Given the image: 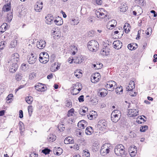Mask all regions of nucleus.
Instances as JSON below:
<instances>
[{
	"instance_id": "bb28decb",
	"label": "nucleus",
	"mask_w": 157,
	"mask_h": 157,
	"mask_svg": "<svg viewBox=\"0 0 157 157\" xmlns=\"http://www.w3.org/2000/svg\"><path fill=\"white\" fill-rule=\"evenodd\" d=\"M83 60V59L81 57L79 56L74 59L73 61L75 63H82Z\"/></svg>"
},
{
	"instance_id": "de8ad7c7",
	"label": "nucleus",
	"mask_w": 157,
	"mask_h": 157,
	"mask_svg": "<svg viewBox=\"0 0 157 157\" xmlns=\"http://www.w3.org/2000/svg\"><path fill=\"white\" fill-rule=\"evenodd\" d=\"M50 151V150L47 148H45L42 151V152L45 155L48 154Z\"/></svg>"
},
{
	"instance_id": "774afa93",
	"label": "nucleus",
	"mask_w": 157,
	"mask_h": 157,
	"mask_svg": "<svg viewBox=\"0 0 157 157\" xmlns=\"http://www.w3.org/2000/svg\"><path fill=\"white\" fill-rule=\"evenodd\" d=\"M138 3L139 5L143 6L144 5V0H139L138 1Z\"/></svg>"
},
{
	"instance_id": "4c0bfd02",
	"label": "nucleus",
	"mask_w": 157,
	"mask_h": 157,
	"mask_svg": "<svg viewBox=\"0 0 157 157\" xmlns=\"http://www.w3.org/2000/svg\"><path fill=\"white\" fill-rule=\"evenodd\" d=\"M17 45V41L16 40H12L10 44V47L11 48H14Z\"/></svg>"
},
{
	"instance_id": "f257e3e1",
	"label": "nucleus",
	"mask_w": 157,
	"mask_h": 157,
	"mask_svg": "<svg viewBox=\"0 0 157 157\" xmlns=\"http://www.w3.org/2000/svg\"><path fill=\"white\" fill-rule=\"evenodd\" d=\"M106 88L109 91H113L116 88L115 91L117 94H122L123 89L121 86L117 87L116 82L113 81H110L107 82L105 85Z\"/></svg>"
},
{
	"instance_id": "9d476101",
	"label": "nucleus",
	"mask_w": 157,
	"mask_h": 157,
	"mask_svg": "<svg viewBox=\"0 0 157 157\" xmlns=\"http://www.w3.org/2000/svg\"><path fill=\"white\" fill-rule=\"evenodd\" d=\"M138 110L133 109H130L128 110V115L130 117L136 116L138 114Z\"/></svg>"
},
{
	"instance_id": "c9c22d12",
	"label": "nucleus",
	"mask_w": 157,
	"mask_h": 157,
	"mask_svg": "<svg viewBox=\"0 0 157 157\" xmlns=\"http://www.w3.org/2000/svg\"><path fill=\"white\" fill-rule=\"evenodd\" d=\"M98 143H94L93 144L92 146V149L94 151H97L99 149L98 146Z\"/></svg>"
},
{
	"instance_id": "ddd939ff",
	"label": "nucleus",
	"mask_w": 157,
	"mask_h": 157,
	"mask_svg": "<svg viewBox=\"0 0 157 157\" xmlns=\"http://www.w3.org/2000/svg\"><path fill=\"white\" fill-rule=\"evenodd\" d=\"M53 32L52 33V34L54 35V37L55 39H58L61 36V31L59 29H55L53 30Z\"/></svg>"
},
{
	"instance_id": "2eb2a0df",
	"label": "nucleus",
	"mask_w": 157,
	"mask_h": 157,
	"mask_svg": "<svg viewBox=\"0 0 157 157\" xmlns=\"http://www.w3.org/2000/svg\"><path fill=\"white\" fill-rule=\"evenodd\" d=\"M11 64L10 66L9 71L10 72L12 73L15 72L17 70L18 65L17 63H10Z\"/></svg>"
},
{
	"instance_id": "e433bc0d",
	"label": "nucleus",
	"mask_w": 157,
	"mask_h": 157,
	"mask_svg": "<svg viewBox=\"0 0 157 157\" xmlns=\"http://www.w3.org/2000/svg\"><path fill=\"white\" fill-rule=\"evenodd\" d=\"M99 77L97 78L95 77L91 76L90 79L91 82L92 83H96L99 81Z\"/></svg>"
},
{
	"instance_id": "c756f323",
	"label": "nucleus",
	"mask_w": 157,
	"mask_h": 157,
	"mask_svg": "<svg viewBox=\"0 0 157 157\" xmlns=\"http://www.w3.org/2000/svg\"><path fill=\"white\" fill-rule=\"evenodd\" d=\"M7 24L6 23H4L2 24L0 27V32L1 33L4 32L7 29Z\"/></svg>"
},
{
	"instance_id": "4468645a",
	"label": "nucleus",
	"mask_w": 157,
	"mask_h": 157,
	"mask_svg": "<svg viewBox=\"0 0 157 157\" xmlns=\"http://www.w3.org/2000/svg\"><path fill=\"white\" fill-rule=\"evenodd\" d=\"M135 83L134 81L131 80L129 82L128 85L126 87L127 90L132 92L133 90L135 88Z\"/></svg>"
},
{
	"instance_id": "3c124183",
	"label": "nucleus",
	"mask_w": 157,
	"mask_h": 157,
	"mask_svg": "<svg viewBox=\"0 0 157 157\" xmlns=\"http://www.w3.org/2000/svg\"><path fill=\"white\" fill-rule=\"evenodd\" d=\"M136 8L137 10V11H138L137 13H138V15H140L142 14L143 12L142 9L141 7L139 6H137Z\"/></svg>"
},
{
	"instance_id": "dca6fc26",
	"label": "nucleus",
	"mask_w": 157,
	"mask_h": 157,
	"mask_svg": "<svg viewBox=\"0 0 157 157\" xmlns=\"http://www.w3.org/2000/svg\"><path fill=\"white\" fill-rule=\"evenodd\" d=\"M110 49L108 46H104L101 51L100 54L103 56H106L109 54Z\"/></svg>"
},
{
	"instance_id": "39448f33",
	"label": "nucleus",
	"mask_w": 157,
	"mask_h": 157,
	"mask_svg": "<svg viewBox=\"0 0 157 157\" xmlns=\"http://www.w3.org/2000/svg\"><path fill=\"white\" fill-rule=\"evenodd\" d=\"M49 57L47 52H43L40 54L39 60L42 63H45L49 60Z\"/></svg>"
},
{
	"instance_id": "a18cd8bd",
	"label": "nucleus",
	"mask_w": 157,
	"mask_h": 157,
	"mask_svg": "<svg viewBox=\"0 0 157 157\" xmlns=\"http://www.w3.org/2000/svg\"><path fill=\"white\" fill-rule=\"evenodd\" d=\"M72 48H75V49L73 51H72L73 52L72 53V55H74L75 54L76 52L77 51V47H76L74 45H71L70 47L71 49H72Z\"/></svg>"
},
{
	"instance_id": "6ab92c4d",
	"label": "nucleus",
	"mask_w": 157,
	"mask_h": 157,
	"mask_svg": "<svg viewBox=\"0 0 157 157\" xmlns=\"http://www.w3.org/2000/svg\"><path fill=\"white\" fill-rule=\"evenodd\" d=\"M35 89L39 91H44L45 90L44 85L40 83H38L35 86Z\"/></svg>"
},
{
	"instance_id": "72a5a7b5",
	"label": "nucleus",
	"mask_w": 157,
	"mask_h": 157,
	"mask_svg": "<svg viewBox=\"0 0 157 157\" xmlns=\"http://www.w3.org/2000/svg\"><path fill=\"white\" fill-rule=\"evenodd\" d=\"M88 109L87 107H84L80 109L79 110L80 114L82 115H84L86 111H88Z\"/></svg>"
},
{
	"instance_id": "09e8293b",
	"label": "nucleus",
	"mask_w": 157,
	"mask_h": 157,
	"mask_svg": "<svg viewBox=\"0 0 157 157\" xmlns=\"http://www.w3.org/2000/svg\"><path fill=\"white\" fill-rule=\"evenodd\" d=\"M13 18V15L11 13L7 14V21L10 22Z\"/></svg>"
},
{
	"instance_id": "423d86ee",
	"label": "nucleus",
	"mask_w": 157,
	"mask_h": 157,
	"mask_svg": "<svg viewBox=\"0 0 157 157\" xmlns=\"http://www.w3.org/2000/svg\"><path fill=\"white\" fill-rule=\"evenodd\" d=\"M110 145L109 144H105L101 147L100 151V153L103 155H105L108 153L110 149Z\"/></svg>"
},
{
	"instance_id": "37998d69",
	"label": "nucleus",
	"mask_w": 157,
	"mask_h": 157,
	"mask_svg": "<svg viewBox=\"0 0 157 157\" xmlns=\"http://www.w3.org/2000/svg\"><path fill=\"white\" fill-rule=\"evenodd\" d=\"M74 112V110L73 109H71L69 110L67 113V116L70 117L73 116Z\"/></svg>"
},
{
	"instance_id": "c85d7f7f",
	"label": "nucleus",
	"mask_w": 157,
	"mask_h": 157,
	"mask_svg": "<svg viewBox=\"0 0 157 157\" xmlns=\"http://www.w3.org/2000/svg\"><path fill=\"white\" fill-rule=\"evenodd\" d=\"M88 100L90 102V104L92 105H96L98 102L97 99L96 98H93L92 99V98H91L89 99H88Z\"/></svg>"
},
{
	"instance_id": "6e6d98bb",
	"label": "nucleus",
	"mask_w": 157,
	"mask_h": 157,
	"mask_svg": "<svg viewBox=\"0 0 157 157\" xmlns=\"http://www.w3.org/2000/svg\"><path fill=\"white\" fill-rule=\"evenodd\" d=\"M16 78L17 81H19L21 80L22 77V76L21 74H18L16 75Z\"/></svg>"
},
{
	"instance_id": "338daca9",
	"label": "nucleus",
	"mask_w": 157,
	"mask_h": 157,
	"mask_svg": "<svg viewBox=\"0 0 157 157\" xmlns=\"http://www.w3.org/2000/svg\"><path fill=\"white\" fill-rule=\"evenodd\" d=\"M13 95L12 94H9L6 98V100H9L12 99V98L13 97Z\"/></svg>"
},
{
	"instance_id": "393cba45",
	"label": "nucleus",
	"mask_w": 157,
	"mask_h": 157,
	"mask_svg": "<svg viewBox=\"0 0 157 157\" xmlns=\"http://www.w3.org/2000/svg\"><path fill=\"white\" fill-rule=\"evenodd\" d=\"M137 47V45L136 43L129 44L128 45V48L129 49L131 50H135Z\"/></svg>"
},
{
	"instance_id": "7ed1b4c3",
	"label": "nucleus",
	"mask_w": 157,
	"mask_h": 157,
	"mask_svg": "<svg viewBox=\"0 0 157 157\" xmlns=\"http://www.w3.org/2000/svg\"><path fill=\"white\" fill-rule=\"evenodd\" d=\"M125 148L124 146L121 144L117 145L115 148L114 152L116 155L122 156L124 155Z\"/></svg>"
},
{
	"instance_id": "58836bf2",
	"label": "nucleus",
	"mask_w": 157,
	"mask_h": 157,
	"mask_svg": "<svg viewBox=\"0 0 157 157\" xmlns=\"http://www.w3.org/2000/svg\"><path fill=\"white\" fill-rule=\"evenodd\" d=\"M121 5H121L120 7L121 11L122 12H124L126 11L128 9V7L126 6V4H122Z\"/></svg>"
},
{
	"instance_id": "5701e85b",
	"label": "nucleus",
	"mask_w": 157,
	"mask_h": 157,
	"mask_svg": "<svg viewBox=\"0 0 157 157\" xmlns=\"http://www.w3.org/2000/svg\"><path fill=\"white\" fill-rule=\"evenodd\" d=\"M99 93L101 97H103L107 94V91L104 88H101L99 90Z\"/></svg>"
},
{
	"instance_id": "2f4dec72",
	"label": "nucleus",
	"mask_w": 157,
	"mask_h": 157,
	"mask_svg": "<svg viewBox=\"0 0 157 157\" xmlns=\"http://www.w3.org/2000/svg\"><path fill=\"white\" fill-rule=\"evenodd\" d=\"M129 24L127 23L125 24L123 28L125 33H128L130 31Z\"/></svg>"
},
{
	"instance_id": "603ef678",
	"label": "nucleus",
	"mask_w": 157,
	"mask_h": 157,
	"mask_svg": "<svg viewBox=\"0 0 157 157\" xmlns=\"http://www.w3.org/2000/svg\"><path fill=\"white\" fill-rule=\"evenodd\" d=\"M148 127L147 125H144L140 128V131L141 132H144L147 129Z\"/></svg>"
},
{
	"instance_id": "8fccbe9b",
	"label": "nucleus",
	"mask_w": 157,
	"mask_h": 157,
	"mask_svg": "<svg viewBox=\"0 0 157 157\" xmlns=\"http://www.w3.org/2000/svg\"><path fill=\"white\" fill-rule=\"evenodd\" d=\"M83 157H90V154L88 150L83 151Z\"/></svg>"
},
{
	"instance_id": "79ce46f5",
	"label": "nucleus",
	"mask_w": 157,
	"mask_h": 157,
	"mask_svg": "<svg viewBox=\"0 0 157 157\" xmlns=\"http://www.w3.org/2000/svg\"><path fill=\"white\" fill-rule=\"evenodd\" d=\"M58 128L60 131H63L65 129L64 125L62 122H61L59 124Z\"/></svg>"
},
{
	"instance_id": "680f3d73",
	"label": "nucleus",
	"mask_w": 157,
	"mask_h": 157,
	"mask_svg": "<svg viewBox=\"0 0 157 157\" xmlns=\"http://www.w3.org/2000/svg\"><path fill=\"white\" fill-rule=\"evenodd\" d=\"M72 103L70 101H68L67 102L66 104V106L69 108H71L72 106Z\"/></svg>"
},
{
	"instance_id": "4be33fe9",
	"label": "nucleus",
	"mask_w": 157,
	"mask_h": 157,
	"mask_svg": "<svg viewBox=\"0 0 157 157\" xmlns=\"http://www.w3.org/2000/svg\"><path fill=\"white\" fill-rule=\"evenodd\" d=\"M64 142L66 144H72L74 143V140L72 137H68L65 138Z\"/></svg>"
},
{
	"instance_id": "0e129e2a",
	"label": "nucleus",
	"mask_w": 157,
	"mask_h": 157,
	"mask_svg": "<svg viewBox=\"0 0 157 157\" xmlns=\"http://www.w3.org/2000/svg\"><path fill=\"white\" fill-rule=\"evenodd\" d=\"M92 76L95 77H97V78H98V77H99V79H100L101 78V76L100 75V74L98 72H97L95 73Z\"/></svg>"
},
{
	"instance_id": "bf43d9fd",
	"label": "nucleus",
	"mask_w": 157,
	"mask_h": 157,
	"mask_svg": "<svg viewBox=\"0 0 157 157\" xmlns=\"http://www.w3.org/2000/svg\"><path fill=\"white\" fill-rule=\"evenodd\" d=\"M102 65L101 63H99V65L97 64V65L94 64L93 65V68L95 69H98L100 68V67H99V65Z\"/></svg>"
},
{
	"instance_id": "412c9836",
	"label": "nucleus",
	"mask_w": 157,
	"mask_h": 157,
	"mask_svg": "<svg viewBox=\"0 0 157 157\" xmlns=\"http://www.w3.org/2000/svg\"><path fill=\"white\" fill-rule=\"evenodd\" d=\"M46 19V22L47 24H50L54 21V17L52 16H48L45 17Z\"/></svg>"
},
{
	"instance_id": "a878e982",
	"label": "nucleus",
	"mask_w": 157,
	"mask_h": 157,
	"mask_svg": "<svg viewBox=\"0 0 157 157\" xmlns=\"http://www.w3.org/2000/svg\"><path fill=\"white\" fill-rule=\"evenodd\" d=\"M86 122L84 120L80 121L78 124V127L82 129L84 128L85 125L86 124Z\"/></svg>"
},
{
	"instance_id": "f3484780",
	"label": "nucleus",
	"mask_w": 157,
	"mask_h": 157,
	"mask_svg": "<svg viewBox=\"0 0 157 157\" xmlns=\"http://www.w3.org/2000/svg\"><path fill=\"white\" fill-rule=\"evenodd\" d=\"M43 2H36L34 6L35 10L37 12H40L43 8Z\"/></svg>"
},
{
	"instance_id": "13d9d810",
	"label": "nucleus",
	"mask_w": 157,
	"mask_h": 157,
	"mask_svg": "<svg viewBox=\"0 0 157 157\" xmlns=\"http://www.w3.org/2000/svg\"><path fill=\"white\" fill-rule=\"evenodd\" d=\"M19 127L20 130H22L24 127V124L21 121H20L19 123Z\"/></svg>"
},
{
	"instance_id": "ea45409f",
	"label": "nucleus",
	"mask_w": 157,
	"mask_h": 157,
	"mask_svg": "<svg viewBox=\"0 0 157 157\" xmlns=\"http://www.w3.org/2000/svg\"><path fill=\"white\" fill-rule=\"evenodd\" d=\"M25 100L29 104H31L33 101V97L31 96L27 97L25 98Z\"/></svg>"
},
{
	"instance_id": "5fc2aeb1",
	"label": "nucleus",
	"mask_w": 157,
	"mask_h": 157,
	"mask_svg": "<svg viewBox=\"0 0 157 157\" xmlns=\"http://www.w3.org/2000/svg\"><path fill=\"white\" fill-rule=\"evenodd\" d=\"M94 4L98 5H101L102 4L103 1L102 0H94Z\"/></svg>"
},
{
	"instance_id": "c03bdc74",
	"label": "nucleus",
	"mask_w": 157,
	"mask_h": 157,
	"mask_svg": "<svg viewBox=\"0 0 157 157\" xmlns=\"http://www.w3.org/2000/svg\"><path fill=\"white\" fill-rule=\"evenodd\" d=\"M29 114V116H31L33 112V107L31 105H29L28 107Z\"/></svg>"
},
{
	"instance_id": "f704fd0d",
	"label": "nucleus",
	"mask_w": 157,
	"mask_h": 157,
	"mask_svg": "<svg viewBox=\"0 0 157 157\" xmlns=\"http://www.w3.org/2000/svg\"><path fill=\"white\" fill-rule=\"evenodd\" d=\"M79 20H76L74 18H72L70 20V22L71 25H76L79 23Z\"/></svg>"
},
{
	"instance_id": "4d7b16f0",
	"label": "nucleus",
	"mask_w": 157,
	"mask_h": 157,
	"mask_svg": "<svg viewBox=\"0 0 157 157\" xmlns=\"http://www.w3.org/2000/svg\"><path fill=\"white\" fill-rule=\"evenodd\" d=\"M81 74V73H80V71H75L74 72L75 76L78 78H79L80 77Z\"/></svg>"
},
{
	"instance_id": "e2e57ef3",
	"label": "nucleus",
	"mask_w": 157,
	"mask_h": 157,
	"mask_svg": "<svg viewBox=\"0 0 157 157\" xmlns=\"http://www.w3.org/2000/svg\"><path fill=\"white\" fill-rule=\"evenodd\" d=\"M79 101L80 102H82L84 101V96L82 95L79 97L78 98Z\"/></svg>"
},
{
	"instance_id": "69168bd1",
	"label": "nucleus",
	"mask_w": 157,
	"mask_h": 157,
	"mask_svg": "<svg viewBox=\"0 0 157 157\" xmlns=\"http://www.w3.org/2000/svg\"><path fill=\"white\" fill-rule=\"evenodd\" d=\"M95 114H94V115H92V114H90L89 115H87V117L90 120H91L94 118H94L95 117Z\"/></svg>"
},
{
	"instance_id": "a19ab883",
	"label": "nucleus",
	"mask_w": 157,
	"mask_h": 157,
	"mask_svg": "<svg viewBox=\"0 0 157 157\" xmlns=\"http://www.w3.org/2000/svg\"><path fill=\"white\" fill-rule=\"evenodd\" d=\"M117 23V22L116 21L113 20H111V21H109V25H110V26L113 28L114 27L115 25H116Z\"/></svg>"
},
{
	"instance_id": "aec40b11",
	"label": "nucleus",
	"mask_w": 157,
	"mask_h": 157,
	"mask_svg": "<svg viewBox=\"0 0 157 157\" xmlns=\"http://www.w3.org/2000/svg\"><path fill=\"white\" fill-rule=\"evenodd\" d=\"M106 125L107 124L104 120H101L98 122V127L100 129L101 128L105 129L106 128Z\"/></svg>"
},
{
	"instance_id": "9b49d317",
	"label": "nucleus",
	"mask_w": 157,
	"mask_h": 157,
	"mask_svg": "<svg viewBox=\"0 0 157 157\" xmlns=\"http://www.w3.org/2000/svg\"><path fill=\"white\" fill-rule=\"evenodd\" d=\"M46 42L45 40L41 39L36 43V46L40 49H42L45 46Z\"/></svg>"
},
{
	"instance_id": "7c9ffc66",
	"label": "nucleus",
	"mask_w": 157,
	"mask_h": 157,
	"mask_svg": "<svg viewBox=\"0 0 157 157\" xmlns=\"http://www.w3.org/2000/svg\"><path fill=\"white\" fill-rule=\"evenodd\" d=\"M53 22H54L56 24L58 25H61L63 24V21L62 19H61V18H59L57 19H54Z\"/></svg>"
},
{
	"instance_id": "f03ea898",
	"label": "nucleus",
	"mask_w": 157,
	"mask_h": 157,
	"mask_svg": "<svg viewBox=\"0 0 157 157\" xmlns=\"http://www.w3.org/2000/svg\"><path fill=\"white\" fill-rule=\"evenodd\" d=\"M87 47L90 51L92 52L96 51L99 47V44L97 41L91 40L88 43Z\"/></svg>"
},
{
	"instance_id": "cd10ccee",
	"label": "nucleus",
	"mask_w": 157,
	"mask_h": 157,
	"mask_svg": "<svg viewBox=\"0 0 157 157\" xmlns=\"http://www.w3.org/2000/svg\"><path fill=\"white\" fill-rule=\"evenodd\" d=\"M79 85H80V86H81V84L80 83H77L76 84L74 85V86H73V89H72V91H74V90H78V92L76 93H73V94L74 95H76L78 93V92L81 90V88H78V86H79Z\"/></svg>"
},
{
	"instance_id": "49530a36",
	"label": "nucleus",
	"mask_w": 157,
	"mask_h": 157,
	"mask_svg": "<svg viewBox=\"0 0 157 157\" xmlns=\"http://www.w3.org/2000/svg\"><path fill=\"white\" fill-rule=\"evenodd\" d=\"M6 44V42L4 41L1 42H0V50L3 49Z\"/></svg>"
},
{
	"instance_id": "b1692460",
	"label": "nucleus",
	"mask_w": 157,
	"mask_h": 157,
	"mask_svg": "<svg viewBox=\"0 0 157 157\" xmlns=\"http://www.w3.org/2000/svg\"><path fill=\"white\" fill-rule=\"evenodd\" d=\"M93 132L92 127L91 126L87 127L85 131V133L87 135H91Z\"/></svg>"
},
{
	"instance_id": "052dcab7",
	"label": "nucleus",
	"mask_w": 157,
	"mask_h": 157,
	"mask_svg": "<svg viewBox=\"0 0 157 157\" xmlns=\"http://www.w3.org/2000/svg\"><path fill=\"white\" fill-rule=\"evenodd\" d=\"M130 91L129 94L131 96L135 97L136 96L137 93L135 92L134 91H133V90L132 92L131 91Z\"/></svg>"
},
{
	"instance_id": "a211bd4d",
	"label": "nucleus",
	"mask_w": 157,
	"mask_h": 157,
	"mask_svg": "<svg viewBox=\"0 0 157 157\" xmlns=\"http://www.w3.org/2000/svg\"><path fill=\"white\" fill-rule=\"evenodd\" d=\"M114 48L117 49L121 48L122 46V43L121 41L116 40L114 41L113 43Z\"/></svg>"
},
{
	"instance_id": "6e6552de",
	"label": "nucleus",
	"mask_w": 157,
	"mask_h": 157,
	"mask_svg": "<svg viewBox=\"0 0 157 157\" xmlns=\"http://www.w3.org/2000/svg\"><path fill=\"white\" fill-rule=\"evenodd\" d=\"M37 58L36 54L31 53L28 56L27 60L29 63L30 64H34L36 61Z\"/></svg>"
},
{
	"instance_id": "864d4df0",
	"label": "nucleus",
	"mask_w": 157,
	"mask_h": 157,
	"mask_svg": "<svg viewBox=\"0 0 157 157\" xmlns=\"http://www.w3.org/2000/svg\"><path fill=\"white\" fill-rule=\"evenodd\" d=\"M146 120H145L144 118L141 117V116H140V120H137L136 121L139 124H141L142 123H143L144 122H145Z\"/></svg>"
},
{
	"instance_id": "20e7f679",
	"label": "nucleus",
	"mask_w": 157,
	"mask_h": 157,
	"mask_svg": "<svg viewBox=\"0 0 157 157\" xmlns=\"http://www.w3.org/2000/svg\"><path fill=\"white\" fill-rule=\"evenodd\" d=\"M121 114L118 110H115L111 114V120L114 122H117L120 118Z\"/></svg>"
},
{
	"instance_id": "473e14b6",
	"label": "nucleus",
	"mask_w": 157,
	"mask_h": 157,
	"mask_svg": "<svg viewBox=\"0 0 157 157\" xmlns=\"http://www.w3.org/2000/svg\"><path fill=\"white\" fill-rule=\"evenodd\" d=\"M56 139V136L53 134H50L48 136V139L49 142H52L55 141Z\"/></svg>"
},
{
	"instance_id": "1a4fd4ad",
	"label": "nucleus",
	"mask_w": 157,
	"mask_h": 157,
	"mask_svg": "<svg viewBox=\"0 0 157 157\" xmlns=\"http://www.w3.org/2000/svg\"><path fill=\"white\" fill-rule=\"evenodd\" d=\"M19 54L17 53L13 54L11 57V60L9 63H17L19 60Z\"/></svg>"
},
{
	"instance_id": "f8f14e48",
	"label": "nucleus",
	"mask_w": 157,
	"mask_h": 157,
	"mask_svg": "<svg viewBox=\"0 0 157 157\" xmlns=\"http://www.w3.org/2000/svg\"><path fill=\"white\" fill-rule=\"evenodd\" d=\"M137 151V148L136 146H131L129 149L130 155L131 157L135 156L136 154Z\"/></svg>"
},
{
	"instance_id": "0eeeda50",
	"label": "nucleus",
	"mask_w": 157,
	"mask_h": 157,
	"mask_svg": "<svg viewBox=\"0 0 157 157\" xmlns=\"http://www.w3.org/2000/svg\"><path fill=\"white\" fill-rule=\"evenodd\" d=\"M106 12L103 9H99L97 10L95 12L96 15L98 18L102 19L105 17H107L106 14Z\"/></svg>"
}]
</instances>
